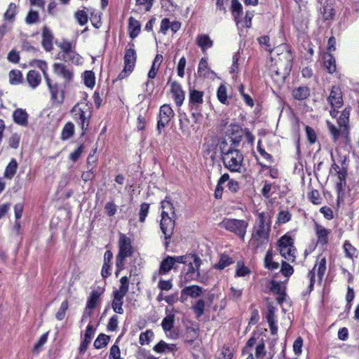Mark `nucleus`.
<instances>
[{
    "label": "nucleus",
    "instance_id": "nucleus-16",
    "mask_svg": "<svg viewBox=\"0 0 359 359\" xmlns=\"http://www.w3.org/2000/svg\"><path fill=\"white\" fill-rule=\"evenodd\" d=\"M175 219L176 217H161L160 227L166 240L170 238L173 234Z\"/></svg>",
    "mask_w": 359,
    "mask_h": 359
},
{
    "label": "nucleus",
    "instance_id": "nucleus-34",
    "mask_svg": "<svg viewBox=\"0 0 359 359\" xmlns=\"http://www.w3.org/2000/svg\"><path fill=\"white\" fill-rule=\"evenodd\" d=\"M163 62L162 55L157 54L152 62L150 70L148 72V78L153 79L156 77L157 72Z\"/></svg>",
    "mask_w": 359,
    "mask_h": 359
},
{
    "label": "nucleus",
    "instance_id": "nucleus-55",
    "mask_svg": "<svg viewBox=\"0 0 359 359\" xmlns=\"http://www.w3.org/2000/svg\"><path fill=\"white\" fill-rule=\"evenodd\" d=\"M205 303L204 300L199 299L193 306L194 312L197 318H200L204 313Z\"/></svg>",
    "mask_w": 359,
    "mask_h": 359
},
{
    "label": "nucleus",
    "instance_id": "nucleus-35",
    "mask_svg": "<svg viewBox=\"0 0 359 359\" xmlns=\"http://www.w3.org/2000/svg\"><path fill=\"white\" fill-rule=\"evenodd\" d=\"M27 81L32 88H35L41 83V75L35 70H30L27 74Z\"/></svg>",
    "mask_w": 359,
    "mask_h": 359
},
{
    "label": "nucleus",
    "instance_id": "nucleus-1",
    "mask_svg": "<svg viewBox=\"0 0 359 359\" xmlns=\"http://www.w3.org/2000/svg\"><path fill=\"white\" fill-rule=\"evenodd\" d=\"M271 218L265 212H259L252 228L250 240V246L255 250L264 249L270 241Z\"/></svg>",
    "mask_w": 359,
    "mask_h": 359
},
{
    "label": "nucleus",
    "instance_id": "nucleus-23",
    "mask_svg": "<svg viewBox=\"0 0 359 359\" xmlns=\"http://www.w3.org/2000/svg\"><path fill=\"white\" fill-rule=\"evenodd\" d=\"M153 350L157 353L166 354L169 353H175L177 351V348L174 344H168L163 340H161L154 346Z\"/></svg>",
    "mask_w": 359,
    "mask_h": 359
},
{
    "label": "nucleus",
    "instance_id": "nucleus-31",
    "mask_svg": "<svg viewBox=\"0 0 359 359\" xmlns=\"http://www.w3.org/2000/svg\"><path fill=\"white\" fill-rule=\"evenodd\" d=\"M176 217L175 208L172 203L164 200L161 202V217Z\"/></svg>",
    "mask_w": 359,
    "mask_h": 359
},
{
    "label": "nucleus",
    "instance_id": "nucleus-59",
    "mask_svg": "<svg viewBox=\"0 0 359 359\" xmlns=\"http://www.w3.org/2000/svg\"><path fill=\"white\" fill-rule=\"evenodd\" d=\"M332 171L335 172L338 174L339 180L345 181L347 175L346 170L344 168H339V165L335 163L332 164Z\"/></svg>",
    "mask_w": 359,
    "mask_h": 359
},
{
    "label": "nucleus",
    "instance_id": "nucleus-62",
    "mask_svg": "<svg viewBox=\"0 0 359 359\" xmlns=\"http://www.w3.org/2000/svg\"><path fill=\"white\" fill-rule=\"evenodd\" d=\"M83 79L86 86L93 88L95 86V75L92 71H86Z\"/></svg>",
    "mask_w": 359,
    "mask_h": 359
},
{
    "label": "nucleus",
    "instance_id": "nucleus-17",
    "mask_svg": "<svg viewBox=\"0 0 359 359\" xmlns=\"http://www.w3.org/2000/svg\"><path fill=\"white\" fill-rule=\"evenodd\" d=\"M203 92L194 88L189 90V106L190 109H197L203 103Z\"/></svg>",
    "mask_w": 359,
    "mask_h": 359
},
{
    "label": "nucleus",
    "instance_id": "nucleus-24",
    "mask_svg": "<svg viewBox=\"0 0 359 359\" xmlns=\"http://www.w3.org/2000/svg\"><path fill=\"white\" fill-rule=\"evenodd\" d=\"M53 71L56 74L61 76L67 81H71L73 78L72 71L62 63L54 64Z\"/></svg>",
    "mask_w": 359,
    "mask_h": 359
},
{
    "label": "nucleus",
    "instance_id": "nucleus-11",
    "mask_svg": "<svg viewBox=\"0 0 359 359\" xmlns=\"http://www.w3.org/2000/svg\"><path fill=\"white\" fill-rule=\"evenodd\" d=\"M186 257H181V256H167L161 262L158 273L160 275H165L172 269L176 270V264L186 262Z\"/></svg>",
    "mask_w": 359,
    "mask_h": 359
},
{
    "label": "nucleus",
    "instance_id": "nucleus-56",
    "mask_svg": "<svg viewBox=\"0 0 359 359\" xmlns=\"http://www.w3.org/2000/svg\"><path fill=\"white\" fill-rule=\"evenodd\" d=\"M47 340H48V333L43 334L40 337L39 339L36 343L34 346L33 347L32 351L34 353H39V352H41L42 350V347L47 342Z\"/></svg>",
    "mask_w": 359,
    "mask_h": 359
},
{
    "label": "nucleus",
    "instance_id": "nucleus-20",
    "mask_svg": "<svg viewBox=\"0 0 359 359\" xmlns=\"http://www.w3.org/2000/svg\"><path fill=\"white\" fill-rule=\"evenodd\" d=\"M170 83V91L173 95L175 103L177 106H181L184 100V92L183 91L181 85L177 81H171L170 79L168 84Z\"/></svg>",
    "mask_w": 359,
    "mask_h": 359
},
{
    "label": "nucleus",
    "instance_id": "nucleus-54",
    "mask_svg": "<svg viewBox=\"0 0 359 359\" xmlns=\"http://www.w3.org/2000/svg\"><path fill=\"white\" fill-rule=\"evenodd\" d=\"M209 68L208 63L206 58H201L198 67V74L200 76H206L208 74Z\"/></svg>",
    "mask_w": 359,
    "mask_h": 359
},
{
    "label": "nucleus",
    "instance_id": "nucleus-36",
    "mask_svg": "<svg viewBox=\"0 0 359 359\" xmlns=\"http://www.w3.org/2000/svg\"><path fill=\"white\" fill-rule=\"evenodd\" d=\"M129 34L132 39L136 38L140 34L141 29V25L140 22L133 17L129 18Z\"/></svg>",
    "mask_w": 359,
    "mask_h": 359
},
{
    "label": "nucleus",
    "instance_id": "nucleus-33",
    "mask_svg": "<svg viewBox=\"0 0 359 359\" xmlns=\"http://www.w3.org/2000/svg\"><path fill=\"white\" fill-rule=\"evenodd\" d=\"M57 58L65 62H72L76 64H79L81 60L80 55L76 53L75 48L74 50L68 52L65 54H58Z\"/></svg>",
    "mask_w": 359,
    "mask_h": 359
},
{
    "label": "nucleus",
    "instance_id": "nucleus-39",
    "mask_svg": "<svg viewBox=\"0 0 359 359\" xmlns=\"http://www.w3.org/2000/svg\"><path fill=\"white\" fill-rule=\"evenodd\" d=\"M50 93L51 94V99L53 102L61 103L64 100V94L63 91L60 92V96H58L60 93V89L57 84L55 83L53 86L50 87L49 88Z\"/></svg>",
    "mask_w": 359,
    "mask_h": 359
},
{
    "label": "nucleus",
    "instance_id": "nucleus-19",
    "mask_svg": "<svg viewBox=\"0 0 359 359\" xmlns=\"http://www.w3.org/2000/svg\"><path fill=\"white\" fill-rule=\"evenodd\" d=\"M327 100L332 108H340L343 104L342 93L339 86H333Z\"/></svg>",
    "mask_w": 359,
    "mask_h": 359
},
{
    "label": "nucleus",
    "instance_id": "nucleus-61",
    "mask_svg": "<svg viewBox=\"0 0 359 359\" xmlns=\"http://www.w3.org/2000/svg\"><path fill=\"white\" fill-rule=\"evenodd\" d=\"M59 48L62 50L58 54H65L68 52L74 50L75 46L69 41L63 40L59 45Z\"/></svg>",
    "mask_w": 359,
    "mask_h": 359
},
{
    "label": "nucleus",
    "instance_id": "nucleus-57",
    "mask_svg": "<svg viewBox=\"0 0 359 359\" xmlns=\"http://www.w3.org/2000/svg\"><path fill=\"white\" fill-rule=\"evenodd\" d=\"M39 21V15L37 11L30 10L25 18V22L27 25L36 24Z\"/></svg>",
    "mask_w": 359,
    "mask_h": 359
},
{
    "label": "nucleus",
    "instance_id": "nucleus-53",
    "mask_svg": "<svg viewBox=\"0 0 359 359\" xmlns=\"http://www.w3.org/2000/svg\"><path fill=\"white\" fill-rule=\"evenodd\" d=\"M22 74L20 70L13 69L9 72V81L13 85L18 84L22 81Z\"/></svg>",
    "mask_w": 359,
    "mask_h": 359
},
{
    "label": "nucleus",
    "instance_id": "nucleus-18",
    "mask_svg": "<svg viewBox=\"0 0 359 359\" xmlns=\"http://www.w3.org/2000/svg\"><path fill=\"white\" fill-rule=\"evenodd\" d=\"M203 293V289L202 287L198 285H191L185 287L181 291L180 299L182 302L187 301V297L197 298L201 297Z\"/></svg>",
    "mask_w": 359,
    "mask_h": 359
},
{
    "label": "nucleus",
    "instance_id": "nucleus-30",
    "mask_svg": "<svg viewBox=\"0 0 359 359\" xmlns=\"http://www.w3.org/2000/svg\"><path fill=\"white\" fill-rule=\"evenodd\" d=\"M196 43L201 48V50L205 53L208 48L212 46L213 41L208 35L199 34L196 37Z\"/></svg>",
    "mask_w": 359,
    "mask_h": 359
},
{
    "label": "nucleus",
    "instance_id": "nucleus-44",
    "mask_svg": "<svg viewBox=\"0 0 359 359\" xmlns=\"http://www.w3.org/2000/svg\"><path fill=\"white\" fill-rule=\"evenodd\" d=\"M154 334L152 330H147L144 332L140 333L139 337V343L142 345H148L152 338L154 337Z\"/></svg>",
    "mask_w": 359,
    "mask_h": 359
},
{
    "label": "nucleus",
    "instance_id": "nucleus-2",
    "mask_svg": "<svg viewBox=\"0 0 359 359\" xmlns=\"http://www.w3.org/2000/svg\"><path fill=\"white\" fill-rule=\"evenodd\" d=\"M293 55L290 50H287L282 55V58L276 65L271 67L270 72L271 76L277 82H284L290 74L292 67Z\"/></svg>",
    "mask_w": 359,
    "mask_h": 359
},
{
    "label": "nucleus",
    "instance_id": "nucleus-52",
    "mask_svg": "<svg viewBox=\"0 0 359 359\" xmlns=\"http://www.w3.org/2000/svg\"><path fill=\"white\" fill-rule=\"evenodd\" d=\"M17 168V162L15 160H12L6 168L4 176L6 178L11 179L15 174Z\"/></svg>",
    "mask_w": 359,
    "mask_h": 359
},
{
    "label": "nucleus",
    "instance_id": "nucleus-29",
    "mask_svg": "<svg viewBox=\"0 0 359 359\" xmlns=\"http://www.w3.org/2000/svg\"><path fill=\"white\" fill-rule=\"evenodd\" d=\"M310 88L308 86H302L294 88L292 92L293 97L297 100H306L310 95Z\"/></svg>",
    "mask_w": 359,
    "mask_h": 359
},
{
    "label": "nucleus",
    "instance_id": "nucleus-25",
    "mask_svg": "<svg viewBox=\"0 0 359 359\" xmlns=\"http://www.w3.org/2000/svg\"><path fill=\"white\" fill-rule=\"evenodd\" d=\"M275 308L269 305L268 307V313L266 314V320L269 325L270 332L273 336H277L278 327L276 325L275 320Z\"/></svg>",
    "mask_w": 359,
    "mask_h": 359
},
{
    "label": "nucleus",
    "instance_id": "nucleus-45",
    "mask_svg": "<svg viewBox=\"0 0 359 359\" xmlns=\"http://www.w3.org/2000/svg\"><path fill=\"white\" fill-rule=\"evenodd\" d=\"M344 250L346 254V257L353 259L357 257L358 252L348 241H346L344 243Z\"/></svg>",
    "mask_w": 359,
    "mask_h": 359
},
{
    "label": "nucleus",
    "instance_id": "nucleus-41",
    "mask_svg": "<svg viewBox=\"0 0 359 359\" xmlns=\"http://www.w3.org/2000/svg\"><path fill=\"white\" fill-rule=\"evenodd\" d=\"M270 290L271 292H273V293L278 295L276 298V300L278 301V302L279 304L282 303L283 301L284 300V297H283L284 293H283V290L282 289L281 285L278 282L273 281L271 283Z\"/></svg>",
    "mask_w": 359,
    "mask_h": 359
},
{
    "label": "nucleus",
    "instance_id": "nucleus-13",
    "mask_svg": "<svg viewBox=\"0 0 359 359\" xmlns=\"http://www.w3.org/2000/svg\"><path fill=\"white\" fill-rule=\"evenodd\" d=\"M238 143L230 142L223 136L221 142L219 144V147L221 151V154L224 156L231 155L233 157L242 156L240 151L238 149L239 147Z\"/></svg>",
    "mask_w": 359,
    "mask_h": 359
},
{
    "label": "nucleus",
    "instance_id": "nucleus-58",
    "mask_svg": "<svg viewBox=\"0 0 359 359\" xmlns=\"http://www.w3.org/2000/svg\"><path fill=\"white\" fill-rule=\"evenodd\" d=\"M150 205L149 203H143L140 205V212H139V220L140 222H144L146 217L148 215L149 212Z\"/></svg>",
    "mask_w": 359,
    "mask_h": 359
},
{
    "label": "nucleus",
    "instance_id": "nucleus-37",
    "mask_svg": "<svg viewBox=\"0 0 359 359\" xmlns=\"http://www.w3.org/2000/svg\"><path fill=\"white\" fill-rule=\"evenodd\" d=\"M324 67L330 74H332L336 71V60L332 54L326 53L324 55Z\"/></svg>",
    "mask_w": 359,
    "mask_h": 359
},
{
    "label": "nucleus",
    "instance_id": "nucleus-3",
    "mask_svg": "<svg viewBox=\"0 0 359 359\" xmlns=\"http://www.w3.org/2000/svg\"><path fill=\"white\" fill-rule=\"evenodd\" d=\"M73 119L81 127L82 135H84L88 129L93 111L90 106L85 102H79L71 109Z\"/></svg>",
    "mask_w": 359,
    "mask_h": 359
},
{
    "label": "nucleus",
    "instance_id": "nucleus-49",
    "mask_svg": "<svg viewBox=\"0 0 359 359\" xmlns=\"http://www.w3.org/2000/svg\"><path fill=\"white\" fill-rule=\"evenodd\" d=\"M305 132H306V140L310 145L314 144L317 141V134L315 131V130L309 126H305Z\"/></svg>",
    "mask_w": 359,
    "mask_h": 359
},
{
    "label": "nucleus",
    "instance_id": "nucleus-60",
    "mask_svg": "<svg viewBox=\"0 0 359 359\" xmlns=\"http://www.w3.org/2000/svg\"><path fill=\"white\" fill-rule=\"evenodd\" d=\"M68 307L69 304L67 300H65L64 302H62L58 311L55 314V318L58 320H62L65 318L66 311H67Z\"/></svg>",
    "mask_w": 359,
    "mask_h": 359
},
{
    "label": "nucleus",
    "instance_id": "nucleus-48",
    "mask_svg": "<svg viewBox=\"0 0 359 359\" xmlns=\"http://www.w3.org/2000/svg\"><path fill=\"white\" fill-rule=\"evenodd\" d=\"M233 261L232 258L228 255H221L218 263L215 265V268L222 270L233 264Z\"/></svg>",
    "mask_w": 359,
    "mask_h": 359
},
{
    "label": "nucleus",
    "instance_id": "nucleus-42",
    "mask_svg": "<svg viewBox=\"0 0 359 359\" xmlns=\"http://www.w3.org/2000/svg\"><path fill=\"white\" fill-rule=\"evenodd\" d=\"M264 266L268 269H277L279 267L278 262L273 261V254L271 250H268L264 258Z\"/></svg>",
    "mask_w": 359,
    "mask_h": 359
},
{
    "label": "nucleus",
    "instance_id": "nucleus-43",
    "mask_svg": "<svg viewBox=\"0 0 359 359\" xmlns=\"http://www.w3.org/2000/svg\"><path fill=\"white\" fill-rule=\"evenodd\" d=\"M217 97L219 101L224 104H228V96H227V90L226 87L224 84H221L217 90Z\"/></svg>",
    "mask_w": 359,
    "mask_h": 359
},
{
    "label": "nucleus",
    "instance_id": "nucleus-28",
    "mask_svg": "<svg viewBox=\"0 0 359 359\" xmlns=\"http://www.w3.org/2000/svg\"><path fill=\"white\" fill-rule=\"evenodd\" d=\"M243 158H222L227 169L233 172H241Z\"/></svg>",
    "mask_w": 359,
    "mask_h": 359
},
{
    "label": "nucleus",
    "instance_id": "nucleus-38",
    "mask_svg": "<svg viewBox=\"0 0 359 359\" xmlns=\"http://www.w3.org/2000/svg\"><path fill=\"white\" fill-rule=\"evenodd\" d=\"M349 116H350V109H344L341 112L339 119L338 123L340 126V128H344V132H347L348 128V122H349Z\"/></svg>",
    "mask_w": 359,
    "mask_h": 359
},
{
    "label": "nucleus",
    "instance_id": "nucleus-46",
    "mask_svg": "<svg viewBox=\"0 0 359 359\" xmlns=\"http://www.w3.org/2000/svg\"><path fill=\"white\" fill-rule=\"evenodd\" d=\"M256 339L255 337H251L248 339L245 346L243 348V355H248L246 359H255L251 348L255 346Z\"/></svg>",
    "mask_w": 359,
    "mask_h": 359
},
{
    "label": "nucleus",
    "instance_id": "nucleus-40",
    "mask_svg": "<svg viewBox=\"0 0 359 359\" xmlns=\"http://www.w3.org/2000/svg\"><path fill=\"white\" fill-rule=\"evenodd\" d=\"M74 133V125L72 122H67L63 127L61 133V138L67 140L72 137Z\"/></svg>",
    "mask_w": 359,
    "mask_h": 359
},
{
    "label": "nucleus",
    "instance_id": "nucleus-27",
    "mask_svg": "<svg viewBox=\"0 0 359 359\" xmlns=\"http://www.w3.org/2000/svg\"><path fill=\"white\" fill-rule=\"evenodd\" d=\"M315 229L318 242L321 245L327 244L328 243V236L330 233V230L318 224H316Z\"/></svg>",
    "mask_w": 359,
    "mask_h": 359
},
{
    "label": "nucleus",
    "instance_id": "nucleus-22",
    "mask_svg": "<svg viewBox=\"0 0 359 359\" xmlns=\"http://www.w3.org/2000/svg\"><path fill=\"white\" fill-rule=\"evenodd\" d=\"M13 121L21 126L26 127L28 126V118L29 114L27 112L22 109L18 108L13 112Z\"/></svg>",
    "mask_w": 359,
    "mask_h": 359
},
{
    "label": "nucleus",
    "instance_id": "nucleus-4",
    "mask_svg": "<svg viewBox=\"0 0 359 359\" xmlns=\"http://www.w3.org/2000/svg\"><path fill=\"white\" fill-rule=\"evenodd\" d=\"M133 254L131 240L126 235L121 233L118 240V253L116 257V276L124 269L125 260Z\"/></svg>",
    "mask_w": 359,
    "mask_h": 359
},
{
    "label": "nucleus",
    "instance_id": "nucleus-47",
    "mask_svg": "<svg viewBox=\"0 0 359 359\" xmlns=\"http://www.w3.org/2000/svg\"><path fill=\"white\" fill-rule=\"evenodd\" d=\"M175 321V316L172 314H169L165 316L162 320L161 325L163 330L167 333L170 332L171 329L173 327Z\"/></svg>",
    "mask_w": 359,
    "mask_h": 359
},
{
    "label": "nucleus",
    "instance_id": "nucleus-14",
    "mask_svg": "<svg viewBox=\"0 0 359 359\" xmlns=\"http://www.w3.org/2000/svg\"><path fill=\"white\" fill-rule=\"evenodd\" d=\"M317 271L318 277L320 280L323 279L326 271V259L325 257H323L319 261L318 264H316L312 271H310L308 273V278L309 280V288L312 290L315 283V271Z\"/></svg>",
    "mask_w": 359,
    "mask_h": 359
},
{
    "label": "nucleus",
    "instance_id": "nucleus-26",
    "mask_svg": "<svg viewBox=\"0 0 359 359\" xmlns=\"http://www.w3.org/2000/svg\"><path fill=\"white\" fill-rule=\"evenodd\" d=\"M95 334V330L92 325H88L86 327L84 339L81 342L79 350L80 352L83 353L86 351L89 344L90 343Z\"/></svg>",
    "mask_w": 359,
    "mask_h": 359
},
{
    "label": "nucleus",
    "instance_id": "nucleus-10",
    "mask_svg": "<svg viewBox=\"0 0 359 359\" xmlns=\"http://www.w3.org/2000/svg\"><path fill=\"white\" fill-rule=\"evenodd\" d=\"M245 128L236 122L231 123L224 131V137L230 142L241 144L244 136Z\"/></svg>",
    "mask_w": 359,
    "mask_h": 359
},
{
    "label": "nucleus",
    "instance_id": "nucleus-12",
    "mask_svg": "<svg viewBox=\"0 0 359 359\" xmlns=\"http://www.w3.org/2000/svg\"><path fill=\"white\" fill-rule=\"evenodd\" d=\"M181 257H186V262H180V264H187L188 266L187 270V275H196L197 277L199 276V268L201 265V259L195 254H188L185 255L181 256Z\"/></svg>",
    "mask_w": 359,
    "mask_h": 359
},
{
    "label": "nucleus",
    "instance_id": "nucleus-6",
    "mask_svg": "<svg viewBox=\"0 0 359 359\" xmlns=\"http://www.w3.org/2000/svg\"><path fill=\"white\" fill-rule=\"evenodd\" d=\"M219 226L222 229L235 233L243 240L246 234L248 222L243 219L225 218L219 223Z\"/></svg>",
    "mask_w": 359,
    "mask_h": 359
},
{
    "label": "nucleus",
    "instance_id": "nucleus-15",
    "mask_svg": "<svg viewBox=\"0 0 359 359\" xmlns=\"http://www.w3.org/2000/svg\"><path fill=\"white\" fill-rule=\"evenodd\" d=\"M101 292L97 290H93L87 299L86 306L83 315L82 320L90 316L92 310L95 308L99 302Z\"/></svg>",
    "mask_w": 359,
    "mask_h": 359
},
{
    "label": "nucleus",
    "instance_id": "nucleus-63",
    "mask_svg": "<svg viewBox=\"0 0 359 359\" xmlns=\"http://www.w3.org/2000/svg\"><path fill=\"white\" fill-rule=\"evenodd\" d=\"M75 18L79 22V24L81 26L86 25L88 22V15L86 11L84 10H80L76 12Z\"/></svg>",
    "mask_w": 359,
    "mask_h": 359
},
{
    "label": "nucleus",
    "instance_id": "nucleus-64",
    "mask_svg": "<svg viewBox=\"0 0 359 359\" xmlns=\"http://www.w3.org/2000/svg\"><path fill=\"white\" fill-rule=\"evenodd\" d=\"M137 359H158L155 356L152 355L149 351L144 348H140L137 352Z\"/></svg>",
    "mask_w": 359,
    "mask_h": 359
},
{
    "label": "nucleus",
    "instance_id": "nucleus-7",
    "mask_svg": "<svg viewBox=\"0 0 359 359\" xmlns=\"http://www.w3.org/2000/svg\"><path fill=\"white\" fill-rule=\"evenodd\" d=\"M280 254L288 262H293L296 259L297 250L294 239L288 234L283 236L278 242Z\"/></svg>",
    "mask_w": 359,
    "mask_h": 359
},
{
    "label": "nucleus",
    "instance_id": "nucleus-9",
    "mask_svg": "<svg viewBox=\"0 0 359 359\" xmlns=\"http://www.w3.org/2000/svg\"><path fill=\"white\" fill-rule=\"evenodd\" d=\"M174 115L175 113L169 104H165L160 107L156 127L159 135L161 134L162 130L169 124Z\"/></svg>",
    "mask_w": 359,
    "mask_h": 359
},
{
    "label": "nucleus",
    "instance_id": "nucleus-5",
    "mask_svg": "<svg viewBox=\"0 0 359 359\" xmlns=\"http://www.w3.org/2000/svg\"><path fill=\"white\" fill-rule=\"evenodd\" d=\"M120 283L121 285L119 289L113 292L114 299L111 306L115 313L122 314L123 313V298L128 293L129 289V279L127 276H123L120 279Z\"/></svg>",
    "mask_w": 359,
    "mask_h": 359
},
{
    "label": "nucleus",
    "instance_id": "nucleus-51",
    "mask_svg": "<svg viewBox=\"0 0 359 359\" xmlns=\"http://www.w3.org/2000/svg\"><path fill=\"white\" fill-rule=\"evenodd\" d=\"M17 6L14 3H11L4 15V20L13 21L16 15Z\"/></svg>",
    "mask_w": 359,
    "mask_h": 359
},
{
    "label": "nucleus",
    "instance_id": "nucleus-32",
    "mask_svg": "<svg viewBox=\"0 0 359 359\" xmlns=\"http://www.w3.org/2000/svg\"><path fill=\"white\" fill-rule=\"evenodd\" d=\"M231 10L234 20L238 25L241 22L240 16L243 14V6L238 0H231Z\"/></svg>",
    "mask_w": 359,
    "mask_h": 359
},
{
    "label": "nucleus",
    "instance_id": "nucleus-50",
    "mask_svg": "<svg viewBox=\"0 0 359 359\" xmlns=\"http://www.w3.org/2000/svg\"><path fill=\"white\" fill-rule=\"evenodd\" d=\"M109 337L104 334H100L94 341V346L95 348L100 349L104 347L109 342Z\"/></svg>",
    "mask_w": 359,
    "mask_h": 359
},
{
    "label": "nucleus",
    "instance_id": "nucleus-21",
    "mask_svg": "<svg viewBox=\"0 0 359 359\" xmlns=\"http://www.w3.org/2000/svg\"><path fill=\"white\" fill-rule=\"evenodd\" d=\"M53 39L54 36L52 31L47 26H44L42 29L41 45L46 51L50 52L53 50Z\"/></svg>",
    "mask_w": 359,
    "mask_h": 359
},
{
    "label": "nucleus",
    "instance_id": "nucleus-8",
    "mask_svg": "<svg viewBox=\"0 0 359 359\" xmlns=\"http://www.w3.org/2000/svg\"><path fill=\"white\" fill-rule=\"evenodd\" d=\"M131 46V48H127L126 50L124 55V68L118 74V79H123L126 77L133 71L135 66L137 54L135 50L134 49V44H132Z\"/></svg>",
    "mask_w": 359,
    "mask_h": 359
}]
</instances>
